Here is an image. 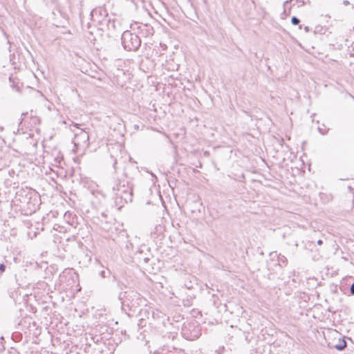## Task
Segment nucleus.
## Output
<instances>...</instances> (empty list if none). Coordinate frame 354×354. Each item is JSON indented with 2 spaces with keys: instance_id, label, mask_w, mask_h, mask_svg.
Here are the masks:
<instances>
[{
  "instance_id": "nucleus-1",
  "label": "nucleus",
  "mask_w": 354,
  "mask_h": 354,
  "mask_svg": "<svg viewBox=\"0 0 354 354\" xmlns=\"http://www.w3.org/2000/svg\"><path fill=\"white\" fill-rule=\"evenodd\" d=\"M121 39L123 47L127 50H136L141 44L140 37L128 30L123 32Z\"/></svg>"
},
{
  "instance_id": "nucleus-2",
  "label": "nucleus",
  "mask_w": 354,
  "mask_h": 354,
  "mask_svg": "<svg viewBox=\"0 0 354 354\" xmlns=\"http://www.w3.org/2000/svg\"><path fill=\"white\" fill-rule=\"evenodd\" d=\"M77 137H80L85 144H86L89 140L88 133L84 131H82L80 135H77Z\"/></svg>"
},
{
  "instance_id": "nucleus-3",
  "label": "nucleus",
  "mask_w": 354,
  "mask_h": 354,
  "mask_svg": "<svg viewBox=\"0 0 354 354\" xmlns=\"http://www.w3.org/2000/svg\"><path fill=\"white\" fill-rule=\"evenodd\" d=\"M346 346V343L344 340L341 341L338 344L335 346V348L339 351L343 350Z\"/></svg>"
},
{
  "instance_id": "nucleus-4",
  "label": "nucleus",
  "mask_w": 354,
  "mask_h": 354,
  "mask_svg": "<svg viewBox=\"0 0 354 354\" xmlns=\"http://www.w3.org/2000/svg\"><path fill=\"white\" fill-rule=\"evenodd\" d=\"M291 22L294 25H297L299 24L300 20L296 17H292L291 19Z\"/></svg>"
},
{
  "instance_id": "nucleus-5",
  "label": "nucleus",
  "mask_w": 354,
  "mask_h": 354,
  "mask_svg": "<svg viewBox=\"0 0 354 354\" xmlns=\"http://www.w3.org/2000/svg\"><path fill=\"white\" fill-rule=\"evenodd\" d=\"M6 266L4 264H0V274L5 271Z\"/></svg>"
},
{
  "instance_id": "nucleus-6",
  "label": "nucleus",
  "mask_w": 354,
  "mask_h": 354,
  "mask_svg": "<svg viewBox=\"0 0 354 354\" xmlns=\"http://www.w3.org/2000/svg\"><path fill=\"white\" fill-rule=\"evenodd\" d=\"M350 290H351V294L354 295V283L351 285Z\"/></svg>"
},
{
  "instance_id": "nucleus-7",
  "label": "nucleus",
  "mask_w": 354,
  "mask_h": 354,
  "mask_svg": "<svg viewBox=\"0 0 354 354\" xmlns=\"http://www.w3.org/2000/svg\"><path fill=\"white\" fill-rule=\"evenodd\" d=\"M349 3H350L349 1H347V0H345V1H343V4L344 6H348V5H349Z\"/></svg>"
},
{
  "instance_id": "nucleus-8",
  "label": "nucleus",
  "mask_w": 354,
  "mask_h": 354,
  "mask_svg": "<svg viewBox=\"0 0 354 354\" xmlns=\"http://www.w3.org/2000/svg\"><path fill=\"white\" fill-rule=\"evenodd\" d=\"M322 243H323V241L321 239L317 241V244L318 245H322Z\"/></svg>"
},
{
  "instance_id": "nucleus-9",
  "label": "nucleus",
  "mask_w": 354,
  "mask_h": 354,
  "mask_svg": "<svg viewBox=\"0 0 354 354\" xmlns=\"http://www.w3.org/2000/svg\"><path fill=\"white\" fill-rule=\"evenodd\" d=\"M104 273H105V272H104V271H102V272H101V275H102V277H105V276H104Z\"/></svg>"
}]
</instances>
